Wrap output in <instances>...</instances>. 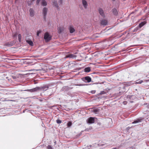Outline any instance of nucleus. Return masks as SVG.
<instances>
[{"mask_svg":"<svg viewBox=\"0 0 149 149\" xmlns=\"http://www.w3.org/2000/svg\"><path fill=\"white\" fill-rule=\"evenodd\" d=\"M113 0V1H115V0Z\"/></svg>","mask_w":149,"mask_h":149,"instance_id":"38","label":"nucleus"},{"mask_svg":"<svg viewBox=\"0 0 149 149\" xmlns=\"http://www.w3.org/2000/svg\"><path fill=\"white\" fill-rule=\"evenodd\" d=\"M32 1L31 0L30 1H27V3L29 6H30L31 4L32 3Z\"/></svg>","mask_w":149,"mask_h":149,"instance_id":"28","label":"nucleus"},{"mask_svg":"<svg viewBox=\"0 0 149 149\" xmlns=\"http://www.w3.org/2000/svg\"><path fill=\"white\" fill-rule=\"evenodd\" d=\"M64 28L63 27H59L58 29V31L59 33H61L64 30Z\"/></svg>","mask_w":149,"mask_h":149,"instance_id":"18","label":"nucleus"},{"mask_svg":"<svg viewBox=\"0 0 149 149\" xmlns=\"http://www.w3.org/2000/svg\"><path fill=\"white\" fill-rule=\"evenodd\" d=\"M47 8L46 7L44 8L42 10V13L44 16L45 19L46 17L47 12Z\"/></svg>","mask_w":149,"mask_h":149,"instance_id":"4","label":"nucleus"},{"mask_svg":"<svg viewBox=\"0 0 149 149\" xmlns=\"http://www.w3.org/2000/svg\"><path fill=\"white\" fill-rule=\"evenodd\" d=\"M63 0H59L58 3L59 5H61L62 3Z\"/></svg>","mask_w":149,"mask_h":149,"instance_id":"31","label":"nucleus"},{"mask_svg":"<svg viewBox=\"0 0 149 149\" xmlns=\"http://www.w3.org/2000/svg\"><path fill=\"white\" fill-rule=\"evenodd\" d=\"M93 37H94L96 38H97L99 37V36L97 34H96L94 35Z\"/></svg>","mask_w":149,"mask_h":149,"instance_id":"32","label":"nucleus"},{"mask_svg":"<svg viewBox=\"0 0 149 149\" xmlns=\"http://www.w3.org/2000/svg\"><path fill=\"white\" fill-rule=\"evenodd\" d=\"M133 84V83H132V81H130L127 82H125L124 85L125 86H130Z\"/></svg>","mask_w":149,"mask_h":149,"instance_id":"13","label":"nucleus"},{"mask_svg":"<svg viewBox=\"0 0 149 149\" xmlns=\"http://www.w3.org/2000/svg\"><path fill=\"white\" fill-rule=\"evenodd\" d=\"M112 12L114 15H117L118 14V12L117 9L116 8H113L112 10Z\"/></svg>","mask_w":149,"mask_h":149,"instance_id":"15","label":"nucleus"},{"mask_svg":"<svg viewBox=\"0 0 149 149\" xmlns=\"http://www.w3.org/2000/svg\"><path fill=\"white\" fill-rule=\"evenodd\" d=\"M123 0L124 1H125L126 0Z\"/></svg>","mask_w":149,"mask_h":149,"instance_id":"39","label":"nucleus"},{"mask_svg":"<svg viewBox=\"0 0 149 149\" xmlns=\"http://www.w3.org/2000/svg\"><path fill=\"white\" fill-rule=\"evenodd\" d=\"M84 70L85 72H89L91 71L90 68L89 67L86 68L84 69Z\"/></svg>","mask_w":149,"mask_h":149,"instance_id":"19","label":"nucleus"},{"mask_svg":"<svg viewBox=\"0 0 149 149\" xmlns=\"http://www.w3.org/2000/svg\"><path fill=\"white\" fill-rule=\"evenodd\" d=\"M101 93L102 94H104L106 93V92H105L104 91H102L101 92Z\"/></svg>","mask_w":149,"mask_h":149,"instance_id":"35","label":"nucleus"},{"mask_svg":"<svg viewBox=\"0 0 149 149\" xmlns=\"http://www.w3.org/2000/svg\"><path fill=\"white\" fill-rule=\"evenodd\" d=\"M95 118L93 117H90L87 120V123L90 124H92L94 123L95 122Z\"/></svg>","mask_w":149,"mask_h":149,"instance_id":"2","label":"nucleus"},{"mask_svg":"<svg viewBox=\"0 0 149 149\" xmlns=\"http://www.w3.org/2000/svg\"><path fill=\"white\" fill-rule=\"evenodd\" d=\"M41 32V30H39L37 31V35L38 36H39V34Z\"/></svg>","mask_w":149,"mask_h":149,"instance_id":"30","label":"nucleus"},{"mask_svg":"<svg viewBox=\"0 0 149 149\" xmlns=\"http://www.w3.org/2000/svg\"><path fill=\"white\" fill-rule=\"evenodd\" d=\"M18 39L19 42H20L22 39V35L21 34H19L18 35Z\"/></svg>","mask_w":149,"mask_h":149,"instance_id":"23","label":"nucleus"},{"mask_svg":"<svg viewBox=\"0 0 149 149\" xmlns=\"http://www.w3.org/2000/svg\"><path fill=\"white\" fill-rule=\"evenodd\" d=\"M40 88L41 89L40 91H45L48 89L49 87L47 86H45L43 87H40Z\"/></svg>","mask_w":149,"mask_h":149,"instance_id":"7","label":"nucleus"},{"mask_svg":"<svg viewBox=\"0 0 149 149\" xmlns=\"http://www.w3.org/2000/svg\"><path fill=\"white\" fill-rule=\"evenodd\" d=\"M33 89L34 92H36L39 91H40V90L41 89L40 87H37L34 88H33Z\"/></svg>","mask_w":149,"mask_h":149,"instance_id":"21","label":"nucleus"},{"mask_svg":"<svg viewBox=\"0 0 149 149\" xmlns=\"http://www.w3.org/2000/svg\"><path fill=\"white\" fill-rule=\"evenodd\" d=\"M40 0H36V3H37V4H38L39 3Z\"/></svg>","mask_w":149,"mask_h":149,"instance_id":"34","label":"nucleus"},{"mask_svg":"<svg viewBox=\"0 0 149 149\" xmlns=\"http://www.w3.org/2000/svg\"><path fill=\"white\" fill-rule=\"evenodd\" d=\"M44 38L46 42H48L51 39L52 37L50 36L48 33L47 32L45 33Z\"/></svg>","mask_w":149,"mask_h":149,"instance_id":"1","label":"nucleus"},{"mask_svg":"<svg viewBox=\"0 0 149 149\" xmlns=\"http://www.w3.org/2000/svg\"><path fill=\"white\" fill-rule=\"evenodd\" d=\"M72 125V123L71 122L69 121L67 123L68 127H69L71 126Z\"/></svg>","mask_w":149,"mask_h":149,"instance_id":"24","label":"nucleus"},{"mask_svg":"<svg viewBox=\"0 0 149 149\" xmlns=\"http://www.w3.org/2000/svg\"><path fill=\"white\" fill-rule=\"evenodd\" d=\"M99 13L100 15L103 17H105V14L103 10L101 8H99L98 9Z\"/></svg>","mask_w":149,"mask_h":149,"instance_id":"3","label":"nucleus"},{"mask_svg":"<svg viewBox=\"0 0 149 149\" xmlns=\"http://www.w3.org/2000/svg\"><path fill=\"white\" fill-rule=\"evenodd\" d=\"M95 113H97L99 111V109H93L92 111Z\"/></svg>","mask_w":149,"mask_h":149,"instance_id":"22","label":"nucleus"},{"mask_svg":"<svg viewBox=\"0 0 149 149\" xmlns=\"http://www.w3.org/2000/svg\"><path fill=\"white\" fill-rule=\"evenodd\" d=\"M41 5L43 6H45L47 5V3L45 0H42L41 2Z\"/></svg>","mask_w":149,"mask_h":149,"instance_id":"16","label":"nucleus"},{"mask_svg":"<svg viewBox=\"0 0 149 149\" xmlns=\"http://www.w3.org/2000/svg\"><path fill=\"white\" fill-rule=\"evenodd\" d=\"M16 34H15L14 35V36H16Z\"/></svg>","mask_w":149,"mask_h":149,"instance_id":"36","label":"nucleus"},{"mask_svg":"<svg viewBox=\"0 0 149 149\" xmlns=\"http://www.w3.org/2000/svg\"><path fill=\"white\" fill-rule=\"evenodd\" d=\"M107 21L105 19H102L101 22V24L102 25L106 26L107 24Z\"/></svg>","mask_w":149,"mask_h":149,"instance_id":"6","label":"nucleus"},{"mask_svg":"<svg viewBox=\"0 0 149 149\" xmlns=\"http://www.w3.org/2000/svg\"><path fill=\"white\" fill-rule=\"evenodd\" d=\"M56 122L58 124L61 123L62 122L61 121V120H59V119H57V120H56Z\"/></svg>","mask_w":149,"mask_h":149,"instance_id":"26","label":"nucleus"},{"mask_svg":"<svg viewBox=\"0 0 149 149\" xmlns=\"http://www.w3.org/2000/svg\"><path fill=\"white\" fill-rule=\"evenodd\" d=\"M1 99H2V98H1V99H0V100H1Z\"/></svg>","mask_w":149,"mask_h":149,"instance_id":"37","label":"nucleus"},{"mask_svg":"<svg viewBox=\"0 0 149 149\" xmlns=\"http://www.w3.org/2000/svg\"><path fill=\"white\" fill-rule=\"evenodd\" d=\"M82 3L84 8L85 9L86 8H87L88 5L87 2L85 0H82Z\"/></svg>","mask_w":149,"mask_h":149,"instance_id":"10","label":"nucleus"},{"mask_svg":"<svg viewBox=\"0 0 149 149\" xmlns=\"http://www.w3.org/2000/svg\"><path fill=\"white\" fill-rule=\"evenodd\" d=\"M146 21H144L143 22H142L139 24V27L140 28H141L145 24H146Z\"/></svg>","mask_w":149,"mask_h":149,"instance_id":"14","label":"nucleus"},{"mask_svg":"<svg viewBox=\"0 0 149 149\" xmlns=\"http://www.w3.org/2000/svg\"><path fill=\"white\" fill-rule=\"evenodd\" d=\"M84 79H85V81L88 83L90 82L91 81V79L89 76H86L84 77Z\"/></svg>","mask_w":149,"mask_h":149,"instance_id":"5","label":"nucleus"},{"mask_svg":"<svg viewBox=\"0 0 149 149\" xmlns=\"http://www.w3.org/2000/svg\"><path fill=\"white\" fill-rule=\"evenodd\" d=\"M143 82V80H140L139 81H138L136 82L135 84H141Z\"/></svg>","mask_w":149,"mask_h":149,"instance_id":"27","label":"nucleus"},{"mask_svg":"<svg viewBox=\"0 0 149 149\" xmlns=\"http://www.w3.org/2000/svg\"><path fill=\"white\" fill-rule=\"evenodd\" d=\"M53 5L56 7L57 9H59V8L56 1L53 2Z\"/></svg>","mask_w":149,"mask_h":149,"instance_id":"17","label":"nucleus"},{"mask_svg":"<svg viewBox=\"0 0 149 149\" xmlns=\"http://www.w3.org/2000/svg\"><path fill=\"white\" fill-rule=\"evenodd\" d=\"M76 57V56L71 54H69L66 56V58H74Z\"/></svg>","mask_w":149,"mask_h":149,"instance_id":"8","label":"nucleus"},{"mask_svg":"<svg viewBox=\"0 0 149 149\" xmlns=\"http://www.w3.org/2000/svg\"><path fill=\"white\" fill-rule=\"evenodd\" d=\"M69 29L70 33H73L75 31V29L72 26H70L69 27Z\"/></svg>","mask_w":149,"mask_h":149,"instance_id":"9","label":"nucleus"},{"mask_svg":"<svg viewBox=\"0 0 149 149\" xmlns=\"http://www.w3.org/2000/svg\"><path fill=\"white\" fill-rule=\"evenodd\" d=\"M143 118H140L138 119H137L136 120H135L133 122H132V123H138L139 122H140L142 121L143 120Z\"/></svg>","mask_w":149,"mask_h":149,"instance_id":"12","label":"nucleus"},{"mask_svg":"<svg viewBox=\"0 0 149 149\" xmlns=\"http://www.w3.org/2000/svg\"><path fill=\"white\" fill-rule=\"evenodd\" d=\"M47 148L48 149H52V147L51 145H48L47 146Z\"/></svg>","mask_w":149,"mask_h":149,"instance_id":"29","label":"nucleus"},{"mask_svg":"<svg viewBox=\"0 0 149 149\" xmlns=\"http://www.w3.org/2000/svg\"><path fill=\"white\" fill-rule=\"evenodd\" d=\"M26 42L30 45L31 46H33V43L31 40H26Z\"/></svg>","mask_w":149,"mask_h":149,"instance_id":"20","label":"nucleus"},{"mask_svg":"<svg viewBox=\"0 0 149 149\" xmlns=\"http://www.w3.org/2000/svg\"><path fill=\"white\" fill-rule=\"evenodd\" d=\"M30 15L31 17H33L34 15V11L32 9L30 8L29 10Z\"/></svg>","mask_w":149,"mask_h":149,"instance_id":"11","label":"nucleus"},{"mask_svg":"<svg viewBox=\"0 0 149 149\" xmlns=\"http://www.w3.org/2000/svg\"><path fill=\"white\" fill-rule=\"evenodd\" d=\"M28 91L30 92H34L33 88L28 90Z\"/></svg>","mask_w":149,"mask_h":149,"instance_id":"33","label":"nucleus"},{"mask_svg":"<svg viewBox=\"0 0 149 149\" xmlns=\"http://www.w3.org/2000/svg\"><path fill=\"white\" fill-rule=\"evenodd\" d=\"M146 77L147 78V79H146L145 80V81L146 82L149 81V75H147L146 76Z\"/></svg>","mask_w":149,"mask_h":149,"instance_id":"25","label":"nucleus"}]
</instances>
